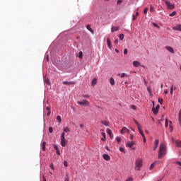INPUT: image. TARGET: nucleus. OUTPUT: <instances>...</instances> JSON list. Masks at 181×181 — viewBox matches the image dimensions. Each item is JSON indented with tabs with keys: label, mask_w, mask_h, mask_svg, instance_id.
<instances>
[{
	"label": "nucleus",
	"mask_w": 181,
	"mask_h": 181,
	"mask_svg": "<svg viewBox=\"0 0 181 181\" xmlns=\"http://www.w3.org/2000/svg\"><path fill=\"white\" fill-rule=\"evenodd\" d=\"M167 152L168 148L166 147V144L165 143H160L158 151V159H162L166 155Z\"/></svg>",
	"instance_id": "f257e3e1"
},
{
	"label": "nucleus",
	"mask_w": 181,
	"mask_h": 181,
	"mask_svg": "<svg viewBox=\"0 0 181 181\" xmlns=\"http://www.w3.org/2000/svg\"><path fill=\"white\" fill-rule=\"evenodd\" d=\"M77 104L78 105H81V107H89L90 106V102L87 100H82L81 101H77Z\"/></svg>",
	"instance_id": "f03ea898"
},
{
	"label": "nucleus",
	"mask_w": 181,
	"mask_h": 181,
	"mask_svg": "<svg viewBox=\"0 0 181 181\" xmlns=\"http://www.w3.org/2000/svg\"><path fill=\"white\" fill-rule=\"evenodd\" d=\"M135 165H136V169H137V170H141V168H142V160L141 159L136 160Z\"/></svg>",
	"instance_id": "7ed1b4c3"
},
{
	"label": "nucleus",
	"mask_w": 181,
	"mask_h": 181,
	"mask_svg": "<svg viewBox=\"0 0 181 181\" xmlns=\"http://www.w3.org/2000/svg\"><path fill=\"white\" fill-rule=\"evenodd\" d=\"M168 9H175V4H172V3L168 1V0H163Z\"/></svg>",
	"instance_id": "20e7f679"
},
{
	"label": "nucleus",
	"mask_w": 181,
	"mask_h": 181,
	"mask_svg": "<svg viewBox=\"0 0 181 181\" xmlns=\"http://www.w3.org/2000/svg\"><path fill=\"white\" fill-rule=\"evenodd\" d=\"M61 145L63 147L67 145V140H66V137H61Z\"/></svg>",
	"instance_id": "39448f33"
},
{
	"label": "nucleus",
	"mask_w": 181,
	"mask_h": 181,
	"mask_svg": "<svg viewBox=\"0 0 181 181\" xmlns=\"http://www.w3.org/2000/svg\"><path fill=\"white\" fill-rule=\"evenodd\" d=\"M120 133L122 134H129V129H128L127 127H124L122 130L120 131Z\"/></svg>",
	"instance_id": "423d86ee"
},
{
	"label": "nucleus",
	"mask_w": 181,
	"mask_h": 181,
	"mask_svg": "<svg viewBox=\"0 0 181 181\" xmlns=\"http://www.w3.org/2000/svg\"><path fill=\"white\" fill-rule=\"evenodd\" d=\"M152 103H153V108H152V111H153V114H154L155 115H156V114H158V112L159 110H158V109H156V107H155V102L153 101Z\"/></svg>",
	"instance_id": "0eeeda50"
},
{
	"label": "nucleus",
	"mask_w": 181,
	"mask_h": 181,
	"mask_svg": "<svg viewBox=\"0 0 181 181\" xmlns=\"http://www.w3.org/2000/svg\"><path fill=\"white\" fill-rule=\"evenodd\" d=\"M159 146V140L156 139L154 142V146H153V151H156L158 148V146Z\"/></svg>",
	"instance_id": "6e6552de"
},
{
	"label": "nucleus",
	"mask_w": 181,
	"mask_h": 181,
	"mask_svg": "<svg viewBox=\"0 0 181 181\" xmlns=\"http://www.w3.org/2000/svg\"><path fill=\"white\" fill-rule=\"evenodd\" d=\"M86 29L88 30H89V32H90V33H92V35H94V30L93 28H91V25L90 24H88L86 25Z\"/></svg>",
	"instance_id": "1a4fd4ad"
},
{
	"label": "nucleus",
	"mask_w": 181,
	"mask_h": 181,
	"mask_svg": "<svg viewBox=\"0 0 181 181\" xmlns=\"http://www.w3.org/2000/svg\"><path fill=\"white\" fill-rule=\"evenodd\" d=\"M173 30H178L179 32H181V24L173 27Z\"/></svg>",
	"instance_id": "9d476101"
},
{
	"label": "nucleus",
	"mask_w": 181,
	"mask_h": 181,
	"mask_svg": "<svg viewBox=\"0 0 181 181\" xmlns=\"http://www.w3.org/2000/svg\"><path fill=\"white\" fill-rule=\"evenodd\" d=\"M166 50H168V52H170V53H175V50L172 48V47L170 46H166L165 47Z\"/></svg>",
	"instance_id": "9b49d317"
},
{
	"label": "nucleus",
	"mask_w": 181,
	"mask_h": 181,
	"mask_svg": "<svg viewBox=\"0 0 181 181\" xmlns=\"http://www.w3.org/2000/svg\"><path fill=\"white\" fill-rule=\"evenodd\" d=\"M103 159H105V160H107V161L111 160V158L110 157V156L108 154H103Z\"/></svg>",
	"instance_id": "f8f14e48"
},
{
	"label": "nucleus",
	"mask_w": 181,
	"mask_h": 181,
	"mask_svg": "<svg viewBox=\"0 0 181 181\" xmlns=\"http://www.w3.org/2000/svg\"><path fill=\"white\" fill-rule=\"evenodd\" d=\"M135 145V141H128L127 143V146H129V148H132Z\"/></svg>",
	"instance_id": "ddd939ff"
},
{
	"label": "nucleus",
	"mask_w": 181,
	"mask_h": 181,
	"mask_svg": "<svg viewBox=\"0 0 181 181\" xmlns=\"http://www.w3.org/2000/svg\"><path fill=\"white\" fill-rule=\"evenodd\" d=\"M107 47H109V49H112V46L111 45V40H110L109 37L107 38Z\"/></svg>",
	"instance_id": "4468645a"
},
{
	"label": "nucleus",
	"mask_w": 181,
	"mask_h": 181,
	"mask_svg": "<svg viewBox=\"0 0 181 181\" xmlns=\"http://www.w3.org/2000/svg\"><path fill=\"white\" fill-rule=\"evenodd\" d=\"M45 114H47V117H49V115H50L52 111L50 110V107H46V110H45Z\"/></svg>",
	"instance_id": "2eb2a0df"
},
{
	"label": "nucleus",
	"mask_w": 181,
	"mask_h": 181,
	"mask_svg": "<svg viewBox=\"0 0 181 181\" xmlns=\"http://www.w3.org/2000/svg\"><path fill=\"white\" fill-rule=\"evenodd\" d=\"M63 84H64L65 86H66V85L70 86V85H74V84H76V82H74V81H71V82H69V81H64V82H63Z\"/></svg>",
	"instance_id": "dca6fc26"
},
{
	"label": "nucleus",
	"mask_w": 181,
	"mask_h": 181,
	"mask_svg": "<svg viewBox=\"0 0 181 181\" xmlns=\"http://www.w3.org/2000/svg\"><path fill=\"white\" fill-rule=\"evenodd\" d=\"M100 123L103 124V125H105V127H109L110 126V122L105 121V120H102L100 121Z\"/></svg>",
	"instance_id": "f3484780"
},
{
	"label": "nucleus",
	"mask_w": 181,
	"mask_h": 181,
	"mask_svg": "<svg viewBox=\"0 0 181 181\" xmlns=\"http://www.w3.org/2000/svg\"><path fill=\"white\" fill-rule=\"evenodd\" d=\"M117 30H119V27H112L111 28V32L114 33V32H117Z\"/></svg>",
	"instance_id": "a211bd4d"
},
{
	"label": "nucleus",
	"mask_w": 181,
	"mask_h": 181,
	"mask_svg": "<svg viewBox=\"0 0 181 181\" xmlns=\"http://www.w3.org/2000/svg\"><path fill=\"white\" fill-rule=\"evenodd\" d=\"M106 132H107V134H108V135H110V138H112L114 136L112 135V132L111 131V129H107Z\"/></svg>",
	"instance_id": "6ab92c4d"
},
{
	"label": "nucleus",
	"mask_w": 181,
	"mask_h": 181,
	"mask_svg": "<svg viewBox=\"0 0 181 181\" xmlns=\"http://www.w3.org/2000/svg\"><path fill=\"white\" fill-rule=\"evenodd\" d=\"M178 121H179V124L181 127V110L179 111V113H178Z\"/></svg>",
	"instance_id": "aec40b11"
},
{
	"label": "nucleus",
	"mask_w": 181,
	"mask_h": 181,
	"mask_svg": "<svg viewBox=\"0 0 181 181\" xmlns=\"http://www.w3.org/2000/svg\"><path fill=\"white\" fill-rule=\"evenodd\" d=\"M139 62H138V61H134V62H133V66H134V67H139Z\"/></svg>",
	"instance_id": "412c9836"
},
{
	"label": "nucleus",
	"mask_w": 181,
	"mask_h": 181,
	"mask_svg": "<svg viewBox=\"0 0 181 181\" xmlns=\"http://www.w3.org/2000/svg\"><path fill=\"white\" fill-rule=\"evenodd\" d=\"M138 16H139V13L136 11V15H133L132 21H135Z\"/></svg>",
	"instance_id": "4be33fe9"
},
{
	"label": "nucleus",
	"mask_w": 181,
	"mask_h": 181,
	"mask_svg": "<svg viewBox=\"0 0 181 181\" xmlns=\"http://www.w3.org/2000/svg\"><path fill=\"white\" fill-rule=\"evenodd\" d=\"M175 145L176 146H177L178 148H181V141H175Z\"/></svg>",
	"instance_id": "5701e85b"
},
{
	"label": "nucleus",
	"mask_w": 181,
	"mask_h": 181,
	"mask_svg": "<svg viewBox=\"0 0 181 181\" xmlns=\"http://www.w3.org/2000/svg\"><path fill=\"white\" fill-rule=\"evenodd\" d=\"M42 151H46V141H43L42 144Z\"/></svg>",
	"instance_id": "b1692460"
},
{
	"label": "nucleus",
	"mask_w": 181,
	"mask_h": 181,
	"mask_svg": "<svg viewBox=\"0 0 181 181\" xmlns=\"http://www.w3.org/2000/svg\"><path fill=\"white\" fill-rule=\"evenodd\" d=\"M92 86H93V87H94V86H95V84H97V78H93V80H92Z\"/></svg>",
	"instance_id": "393cba45"
},
{
	"label": "nucleus",
	"mask_w": 181,
	"mask_h": 181,
	"mask_svg": "<svg viewBox=\"0 0 181 181\" xmlns=\"http://www.w3.org/2000/svg\"><path fill=\"white\" fill-rule=\"evenodd\" d=\"M110 83L111 86H114V84H115V81L114 80V78H110Z\"/></svg>",
	"instance_id": "a878e982"
},
{
	"label": "nucleus",
	"mask_w": 181,
	"mask_h": 181,
	"mask_svg": "<svg viewBox=\"0 0 181 181\" xmlns=\"http://www.w3.org/2000/svg\"><path fill=\"white\" fill-rule=\"evenodd\" d=\"M45 83H46L47 86H50V81L49 80V78H45Z\"/></svg>",
	"instance_id": "bb28decb"
},
{
	"label": "nucleus",
	"mask_w": 181,
	"mask_h": 181,
	"mask_svg": "<svg viewBox=\"0 0 181 181\" xmlns=\"http://www.w3.org/2000/svg\"><path fill=\"white\" fill-rule=\"evenodd\" d=\"M155 163H156V162L153 163L150 165V167H149V170H152V169H153V168L155 167Z\"/></svg>",
	"instance_id": "cd10ccee"
},
{
	"label": "nucleus",
	"mask_w": 181,
	"mask_h": 181,
	"mask_svg": "<svg viewBox=\"0 0 181 181\" xmlns=\"http://www.w3.org/2000/svg\"><path fill=\"white\" fill-rule=\"evenodd\" d=\"M102 136H103V138L101 139V141H105L106 139L105 133L102 132Z\"/></svg>",
	"instance_id": "c85d7f7f"
},
{
	"label": "nucleus",
	"mask_w": 181,
	"mask_h": 181,
	"mask_svg": "<svg viewBox=\"0 0 181 181\" xmlns=\"http://www.w3.org/2000/svg\"><path fill=\"white\" fill-rule=\"evenodd\" d=\"M173 91H174V90H173V85H172L171 86V87H170V95H173Z\"/></svg>",
	"instance_id": "c756f323"
},
{
	"label": "nucleus",
	"mask_w": 181,
	"mask_h": 181,
	"mask_svg": "<svg viewBox=\"0 0 181 181\" xmlns=\"http://www.w3.org/2000/svg\"><path fill=\"white\" fill-rule=\"evenodd\" d=\"M70 132V129L69 127H66L64 129V132Z\"/></svg>",
	"instance_id": "7c9ffc66"
},
{
	"label": "nucleus",
	"mask_w": 181,
	"mask_h": 181,
	"mask_svg": "<svg viewBox=\"0 0 181 181\" xmlns=\"http://www.w3.org/2000/svg\"><path fill=\"white\" fill-rule=\"evenodd\" d=\"M64 181H70V180H69V173H66V177L64 178Z\"/></svg>",
	"instance_id": "2f4dec72"
},
{
	"label": "nucleus",
	"mask_w": 181,
	"mask_h": 181,
	"mask_svg": "<svg viewBox=\"0 0 181 181\" xmlns=\"http://www.w3.org/2000/svg\"><path fill=\"white\" fill-rule=\"evenodd\" d=\"M57 121H58L59 123L62 122V117L57 116Z\"/></svg>",
	"instance_id": "473e14b6"
},
{
	"label": "nucleus",
	"mask_w": 181,
	"mask_h": 181,
	"mask_svg": "<svg viewBox=\"0 0 181 181\" xmlns=\"http://www.w3.org/2000/svg\"><path fill=\"white\" fill-rule=\"evenodd\" d=\"M121 77H122V78L128 77V75H127V74H125V73H122V74H121Z\"/></svg>",
	"instance_id": "72a5a7b5"
},
{
	"label": "nucleus",
	"mask_w": 181,
	"mask_h": 181,
	"mask_svg": "<svg viewBox=\"0 0 181 181\" xmlns=\"http://www.w3.org/2000/svg\"><path fill=\"white\" fill-rule=\"evenodd\" d=\"M119 37L120 40H124V34H120Z\"/></svg>",
	"instance_id": "f704fd0d"
},
{
	"label": "nucleus",
	"mask_w": 181,
	"mask_h": 181,
	"mask_svg": "<svg viewBox=\"0 0 181 181\" xmlns=\"http://www.w3.org/2000/svg\"><path fill=\"white\" fill-rule=\"evenodd\" d=\"M152 25L155 26V28H158L159 29V25L156 24V23H152Z\"/></svg>",
	"instance_id": "c9c22d12"
},
{
	"label": "nucleus",
	"mask_w": 181,
	"mask_h": 181,
	"mask_svg": "<svg viewBox=\"0 0 181 181\" xmlns=\"http://www.w3.org/2000/svg\"><path fill=\"white\" fill-rule=\"evenodd\" d=\"M137 128H138L139 132L142 131V126H141V124L137 126Z\"/></svg>",
	"instance_id": "e433bc0d"
},
{
	"label": "nucleus",
	"mask_w": 181,
	"mask_h": 181,
	"mask_svg": "<svg viewBox=\"0 0 181 181\" xmlns=\"http://www.w3.org/2000/svg\"><path fill=\"white\" fill-rule=\"evenodd\" d=\"M139 134L141 135V136L143 137V138H145V134H144V131H140L139 132Z\"/></svg>",
	"instance_id": "4c0bfd02"
},
{
	"label": "nucleus",
	"mask_w": 181,
	"mask_h": 181,
	"mask_svg": "<svg viewBox=\"0 0 181 181\" xmlns=\"http://www.w3.org/2000/svg\"><path fill=\"white\" fill-rule=\"evenodd\" d=\"M154 11H155V8H153V6H150V12H154Z\"/></svg>",
	"instance_id": "58836bf2"
},
{
	"label": "nucleus",
	"mask_w": 181,
	"mask_h": 181,
	"mask_svg": "<svg viewBox=\"0 0 181 181\" xmlns=\"http://www.w3.org/2000/svg\"><path fill=\"white\" fill-rule=\"evenodd\" d=\"M146 13H148V8H145L144 10V14L146 15Z\"/></svg>",
	"instance_id": "ea45409f"
},
{
	"label": "nucleus",
	"mask_w": 181,
	"mask_h": 181,
	"mask_svg": "<svg viewBox=\"0 0 181 181\" xmlns=\"http://www.w3.org/2000/svg\"><path fill=\"white\" fill-rule=\"evenodd\" d=\"M125 181H134V178L132 177H129L127 180Z\"/></svg>",
	"instance_id": "a19ab883"
},
{
	"label": "nucleus",
	"mask_w": 181,
	"mask_h": 181,
	"mask_svg": "<svg viewBox=\"0 0 181 181\" xmlns=\"http://www.w3.org/2000/svg\"><path fill=\"white\" fill-rule=\"evenodd\" d=\"M116 141H117V142H118V144H119V142H121V138H119V137H116Z\"/></svg>",
	"instance_id": "79ce46f5"
},
{
	"label": "nucleus",
	"mask_w": 181,
	"mask_h": 181,
	"mask_svg": "<svg viewBox=\"0 0 181 181\" xmlns=\"http://www.w3.org/2000/svg\"><path fill=\"white\" fill-rule=\"evenodd\" d=\"M158 103L162 105L163 103V99H162V98H158Z\"/></svg>",
	"instance_id": "37998d69"
},
{
	"label": "nucleus",
	"mask_w": 181,
	"mask_h": 181,
	"mask_svg": "<svg viewBox=\"0 0 181 181\" xmlns=\"http://www.w3.org/2000/svg\"><path fill=\"white\" fill-rule=\"evenodd\" d=\"M176 15V11H173V13H170V16H175Z\"/></svg>",
	"instance_id": "c03bdc74"
},
{
	"label": "nucleus",
	"mask_w": 181,
	"mask_h": 181,
	"mask_svg": "<svg viewBox=\"0 0 181 181\" xmlns=\"http://www.w3.org/2000/svg\"><path fill=\"white\" fill-rule=\"evenodd\" d=\"M78 57L80 59H81V57H83V52H80L79 54H78Z\"/></svg>",
	"instance_id": "a18cd8bd"
},
{
	"label": "nucleus",
	"mask_w": 181,
	"mask_h": 181,
	"mask_svg": "<svg viewBox=\"0 0 181 181\" xmlns=\"http://www.w3.org/2000/svg\"><path fill=\"white\" fill-rule=\"evenodd\" d=\"M49 168H50L52 170H54V166L53 165V163H51V165H49Z\"/></svg>",
	"instance_id": "49530a36"
},
{
	"label": "nucleus",
	"mask_w": 181,
	"mask_h": 181,
	"mask_svg": "<svg viewBox=\"0 0 181 181\" xmlns=\"http://www.w3.org/2000/svg\"><path fill=\"white\" fill-rule=\"evenodd\" d=\"M117 4V5H121L122 4V0H118Z\"/></svg>",
	"instance_id": "de8ad7c7"
},
{
	"label": "nucleus",
	"mask_w": 181,
	"mask_h": 181,
	"mask_svg": "<svg viewBox=\"0 0 181 181\" xmlns=\"http://www.w3.org/2000/svg\"><path fill=\"white\" fill-rule=\"evenodd\" d=\"M49 132L50 134H52V133L53 132V127H49Z\"/></svg>",
	"instance_id": "09e8293b"
},
{
	"label": "nucleus",
	"mask_w": 181,
	"mask_h": 181,
	"mask_svg": "<svg viewBox=\"0 0 181 181\" xmlns=\"http://www.w3.org/2000/svg\"><path fill=\"white\" fill-rule=\"evenodd\" d=\"M54 149H55V151H58L59 150V147L57 146H56V144L54 145Z\"/></svg>",
	"instance_id": "8fccbe9b"
},
{
	"label": "nucleus",
	"mask_w": 181,
	"mask_h": 181,
	"mask_svg": "<svg viewBox=\"0 0 181 181\" xmlns=\"http://www.w3.org/2000/svg\"><path fill=\"white\" fill-rule=\"evenodd\" d=\"M124 54H128V49H124Z\"/></svg>",
	"instance_id": "3c124183"
},
{
	"label": "nucleus",
	"mask_w": 181,
	"mask_h": 181,
	"mask_svg": "<svg viewBox=\"0 0 181 181\" xmlns=\"http://www.w3.org/2000/svg\"><path fill=\"white\" fill-rule=\"evenodd\" d=\"M147 91L149 93V94H151V93L152 92V90H151V87L147 88Z\"/></svg>",
	"instance_id": "603ef678"
},
{
	"label": "nucleus",
	"mask_w": 181,
	"mask_h": 181,
	"mask_svg": "<svg viewBox=\"0 0 181 181\" xmlns=\"http://www.w3.org/2000/svg\"><path fill=\"white\" fill-rule=\"evenodd\" d=\"M64 165L66 168H67L68 164H67V161H66V160H64Z\"/></svg>",
	"instance_id": "864d4df0"
},
{
	"label": "nucleus",
	"mask_w": 181,
	"mask_h": 181,
	"mask_svg": "<svg viewBox=\"0 0 181 181\" xmlns=\"http://www.w3.org/2000/svg\"><path fill=\"white\" fill-rule=\"evenodd\" d=\"M120 152H125V150L122 147H119Z\"/></svg>",
	"instance_id": "5fc2aeb1"
},
{
	"label": "nucleus",
	"mask_w": 181,
	"mask_h": 181,
	"mask_svg": "<svg viewBox=\"0 0 181 181\" xmlns=\"http://www.w3.org/2000/svg\"><path fill=\"white\" fill-rule=\"evenodd\" d=\"M64 135H66V133L62 132V134H61V138H66Z\"/></svg>",
	"instance_id": "6e6d98bb"
},
{
	"label": "nucleus",
	"mask_w": 181,
	"mask_h": 181,
	"mask_svg": "<svg viewBox=\"0 0 181 181\" xmlns=\"http://www.w3.org/2000/svg\"><path fill=\"white\" fill-rule=\"evenodd\" d=\"M57 151V155H58L59 156H60V150H56Z\"/></svg>",
	"instance_id": "4d7b16f0"
},
{
	"label": "nucleus",
	"mask_w": 181,
	"mask_h": 181,
	"mask_svg": "<svg viewBox=\"0 0 181 181\" xmlns=\"http://www.w3.org/2000/svg\"><path fill=\"white\" fill-rule=\"evenodd\" d=\"M131 108H132V110H136V106H135V105H132V106H131Z\"/></svg>",
	"instance_id": "13d9d810"
},
{
	"label": "nucleus",
	"mask_w": 181,
	"mask_h": 181,
	"mask_svg": "<svg viewBox=\"0 0 181 181\" xmlns=\"http://www.w3.org/2000/svg\"><path fill=\"white\" fill-rule=\"evenodd\" d=\"M83 97L84 98H90V95H84Z\"/></svg>",
	"instance_id": "bf43d9fd"
},
{
	"label": "nucleus",
	"mask_w": 181,
	"mask_h": 181,
	"mask_svg": "<svg viewBox=\"0 0 181 181\" xmlns=\"http://www.w3.org/2000/svg\"><path fill=\"white\" fill-rule=\"evenodd\" d=\"M134 122H135V124L137 125V127L139 126V125H141V124H139V123L136 121V120H134Z\"/></svg>",
	"instance_id": "052dcab7"
},
{
	"label": "nucleus",
	"mask_w": 181,
	"mask_h": 181,
	"mask_svg": "<svg viewBox=\"0 0 181 181\" xmlns=\"http://www.w3.org/2000/svg\"><path fill=\"white\" fill-rule=\"evenodd\" d=\"M165 128H168V119H165Z\"/></svg>",
	"instance_id": "680f3d73"
},
{
	"label": "nucleus",
	"mask_w": 181,
	"mask_h": 181,
	"mask_svg": "<svg viewBox=\"0 0 181 181\" xmlns=\"http://www.w3.org/2000/svg\"><path fill=\"white\" fill-rule=\"evenodd\" d=\"M130 139H132V140L134 139V134L130 135Z\"/></svg>",
	"instance_id": "e2e57ef3"
},
{
	"label": "nucleus",
	"mask_w": 181,
	"mask_h": 181,
	"mask_svg": "<svg viewBox=\"0 0 181 181\" xmlns=\"http://www.w3.org/2000/svg\"><path fill=\"white\" fill-rule=\"evenodd\" d=\"M115 45H118V39L115 40Z\"/></svg>",
	"instance_id": "0e129e2a"
},
{
	"label": "nucleus",
	"mask_w": 181,
	"mask_h": 181,
	"mask_svg": "<svg viewBox=\"0 0 181 181\" xmlns=\"http://www.w3.org/2000/svg\"><path fill=\"white\" fill-rule=\"evenodd\" d=\"M144 80V83H145V86H148V81H146L145 79Z\"/></svg>",
	"instance_id": "69168bd1"
},
{
	"label": "nucleus",
	"mask_w": 181,
	"mask_h": 181,
	"mask_svg": "<svg viewBox=\"0 0 181 181\" xmlns=\"http://www.w3.org/2000/svg\"><path fill=\"white\" fill-rule=\"evenodd\" d=\"M143 139H144V142H146V138L145 137V136L144 137H143Z\"/></svg>",
	"instance_id": "338daca9"
},
{
	"label": "nucleus",
	"mask_w": 181,
	"mask_h": 181,
	"mask_svg": "<svg viewBox=\"0 0 181 181\" xmlns=\"http://www.w3.org/2000/svg\"><path fill=\"white\" fill-rule=\"evenodd\" d=\"M177 165H179V166H181V163L180 162H177Z\"/></svg>",
	"instance_id": "774afa93"
}]
</instances>
